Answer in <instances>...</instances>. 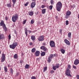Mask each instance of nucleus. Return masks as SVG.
<instances>
[{
	"instance_id": "nucleus-40",
	"label": "nucleus",
	"mask_w": 79,
	"mask_h": 79,
	"mask_svg": "<svg viewBox=\"0 0 79 79\" xmlns=\"http://www.w3.org/2000/svg\"><path fill=\"white\" fill-rule=\"evenodd\" d=\"M26 22V20H25L23 22V24H25V23Z\"/></svg>"
},
{
	"instance_id": "nucleus-3",
	"label": "nucleus",
	"mask_w": 79,
	"mask_h": 79,
	"mask_svg": "<svg viewBox=\"0 0 79 79\" xmlns=\"http://www.w3.org/2000/svg\"><path fill=\"white\" fill-rule=\"evenodd\" d=\"M70 73L71 71L70 70H68L67 69L66 73V74L67 76H69V77H71L72 76H71V75L70 74Z\"/></svg>"
},
{
	"instance_id": "nucleus-42",
	"label": "nucleus",
	"mask_w": 79,
	"mask_h": 79,
	"mask_svg": "<svg viewBox=\"0 0 79 79\" xmlns=\"http://www.w3.org/2000/svg\"><path fill=\"white\" fill-rule=\"evenodd\" d=\"M71 7L72 8H74V7H75V6H74V5H71Z\"/></svg>"
},
{
	"instance_id": "nucleus-11",
	"label": "nucleus",
	"mask_w": 79,
	"mask_h": 79,
	"mask_svg": "<svg viewBox=\"0 0 79 79\" xmlns=\"http://www.w3.org/2000/svg\"><path fill=\"white\" fill-rule=\"evenodd\" d=\"M41 49L43 50L45 52H46V51H47V48L44 47V46H42L40 47Z\"/></svg>"
},
{
	"instance_id": "nucleus-50",
	"label": "nucleus",
	"mask_w": 79,
	"mask_h": 79,
	"mask_svg": "<svg viewBox=\"0 0 79 79\" xmlns=\"http://www.w3.org/2000/svg\"><path fill=\"white\" fill-rule=\"evenodd\" d=\"M77 79H79V75H77Z\"/></svg>"
},
{
	"instance_id": "nucleus-21",
	"label": "nucleus",
	"mask_w": 79,
	"mask_h": 79,
	"mask_svg": "<svg viewBox=\"0 0 79 79\" xmlns=\"http://www.w3.org/2000/svg\"><path fill=\"white\" fill-rule=\"evenodd\" d=\"M61 51L63 54H64V53H65V50H64V49H62L61 50Z\"/></svg>"
},
{
	"instance_id": "nucleus-10",
	"label": "nucleus",
	"mask_w": 79,
	"mask_h": 79,
	"mask_svg": "<svg viewBox=\"0 0 79 79\" xmlns=\"http://www.w3.org/2000/svg\"><path fill=\"white\" fill-rule=\"evenodd\" d=\"M64 42L65 43V44L67 45H70V42L68 40L65 39L64 40Z\"/></svg>"
},
{
	"instance_id": "nucleus-64",
	"label": "nucleus",
	"mask_w": 79,
	"mask_h": 79,
	"mask_svg": "<svg viewBox=\"0 0 79 79\" xmlns=\"http://www.w3.org/2000/svg\"><path fill=\"white\" fill-rule=\"evenodd\" d=\"M58 11H60V10H58Z\"/></svg>"
},
{
	"instance_id": "nucleus-28",
	"label": "nucleus",
	"mask_w": 79,
	"mask_h": 79,
	"mask_svg": "<svg viewBox=\"0 0 79 79\" xmlns=\"http://www.w3.org/2000/svg\"><path fill=\"white\" fill-rule=\"evenodd\" d=\"M7 6H8V7H11V6L12 5H11V3H9V4H7Z\"/></svg>"
},
{
	"instance_id": "nucleus-13",
	"label": "nucleus",
	"mask_w": 79,
	"mask_h": 79,
	"mask_svg": "<svg viewBox=\"0 0 79 79\" xmlns=\"http://www.w3.org/2000/svg\"><path fill=\"white\" fill-rule=\"evenodd\" d=\"M35 55L36 56H39V55H40V52L39 51H36V52H35Z\"/></svg>"
},
{
	"instance_id": "nucleus-46",
	"label": "nucleus",
	"mask_w": 79,
	"mask_h": 79,
	"mask_svg": "<svg viewBox=\"0 0 79 79\" xmlns=\"http://www.w3.org/2000/svg\"><path fill=\"white\" fill-rule=\"evenodd\" d=\"M31 79H36V78L35 77L33 76L31 78Z\"/></svg>"
},
{
	"instance_id": "nucleus-5",
	"label": "nucleus",
	"mask_w": 79,
	"mask_h": 79,
	"mask_svg": "<svg viewBox=\"0 0 79 79\" xmlns=\"http://www.w3.org/2000/svg\"><path fill=\"white\" fill-rule=\"evenodd\" d=\"M52 58H53V55L51 54L48 57L47 60L48 63H50V61H51V60L52 59Z\"/></svg>"
},
{
	"instance_id": "nucleus-52",
	"label": "nucleus",
	"mask_w": 79,
	"mask_h": 79,
	"mask_svg": "<svg viewBox=\"0 0 79 79\" xmlns=\"http://www.w3.org/2000/svg\"><path fill=\"white\" fill-rule=\"evenodd\" d=\"M73 68H74V69H76V66L74 65H73Z\"/></svg>"
},
{
	"instance_id": "nucleus-18",
	"label": "nucleus",
	"mask_w": 79,
	"mask_h": 79,
	"mask_svg": "<svg viewBox=\"0 0 79 79\" xmlns=\"http://www.w3.org/2000/svg\"><path fill=\"white\" fill-rule=\"evenodd\" d=\"M0 24H1V26H4V24H4V22L3 21H1V22L0 23Z\"/></svg>"
},
{
	"instance_id": "nucleus-4",
	"label": "nucleus",
	"mask_w": 79,
	"mask_h": 79,
	"mask_svg": "<svg viewBox=\"0 0 79 79\" xmlns=\"http://www.w3.org/2000/svg\"><path fill=\"white\" fill-rule=\"evenodd\" d=\"M17 15L15 16H13L12 17V21H13V22H14V23L16 22V20L18 19V17L17 15Z\"/></svg>"
},
{
	"instance_id": "nucleus-62",
	"label": "nucleus",
	"mask_w": 79,
	"mask_h": 79,
	"mask_svg": "<svg viewBox=\"0 0 79 79\" xmlns=\"http://www.w3.org/2000/svg\"><path fill=\"white\" fill-rule=\"evenodd\" d=\"M56 54H54V56H56Z\"/></svg>"
},
{
	"instance_id": "nucleus-26",
	"label": "nucleus",
	"mask_w": 79,
	"mask_h": 79,
	"mask_svg": "<svg viewBox=\"0 0 79 79\" xmlns=\"http://www.w3.org/2000/svg\"><path fill=\"white\" fill-rule=\"evenodd\" d=\"M35 52V48H33L31 50V52L32 53H34Z\"/></svg>"
},
{
	"instance_id": "nucleus-61",
	"label": "nucleus",
	"mask_w": 79,
	"mask_h": 79,
	"mask_svg": "<svg viewBox=\"0 0 79 79\" xmlns=\"http://www.w3.org/2000/svg\"><path fill=\"white\" fill-rule=\"evenodd\" d=\"M57 18H58V17H57V16H56V19H57Z\"/></svg>"
},
{
	"instance_id": "nucleus-22",
	"label": "nucleus",
	"mask_w": 79,
	"mask_h": 79,
	"mask_svg": "<svg viewBox=\"0 0 79 79\" xmlns=\"http://www.w3.org/2000/svg\"><path fill=\"white\" fill-rule=\"evenodd\" d=\"M3 27L4 29H5V30L6 31H7V29H6V26H5V24H4V25H3Z\"/></svg>"
},
{
	"instance_id": "nucleus-15",
	"label": "nucleus",
	"mask_w": 79,
	"mask_h": 79,
	"mask_svg": "<svg viewBox=\"0 0 79 79\" xmlns=\"http://www.w3.org/2000/svg\"><path fill=\"white\" fill-rule=\"evenodd\" d=\"M71 12H70L69 10H68L66 13V15H69V16L71 15Z\"/></svg>"
},
{
	"instance_id": "nucleus-8",
	"label": "nucleus",
	"mask_w": 79,
	"mask_h": 79,
	"mask_svg": "<svg viewBox=\"0 0 79 79\" xmlns=\"http://www.w3.org/2000/svg\"><path fill=\"white\" fill-rule=\"evenodd\" d=\"M44 36L43 35L41 36L40 37V38L38 39L39 41H43L44 40Z\"/></svg>"
},
{
	"instance_id": "nucleus-1",
	"label": "nucleus",
	"mask_w": 79,
	"mask_h": 79,
	"mask_svg": "<svg viewBox=\"0 0 79 79\" xmlns=\"http://www.w3.org/2000/svg\"><path fill=\"white\" fill-rule=\"evenodd\" d=\"M56 9L57 10H61L62 8V4L61 2H58L56 5Z\"/></svg>"
},
{
	"instance_id": "nucleus-12",
	"label": "nucleus",
	"mask_w": 79,
	"mask_h": 79,
	"mask_svg": "<svg viewBox=\"0 0 79 79\" xmlns=\"http://www.w3.org/2000/svg\"><path fill=\"white\" fill-rule=\"evenodd\" d=\"M35 5V2H33L31 3V8H34Z\"/></svg>"
},
{
	"instance_id": "nucleus-55",
	"label": "nucleus",
	"mask_w": 79,
	"mask_h": 79,
	"mask_svg": "<svg viewBox=\"0 0 79 79\" xmlns=\"http://www.w3.org/2000/svg\"><path fill=\"white\" fill-rule=\"evenodd\" d=\"M25 31H27V28H26L25 29Z\"/></svg>"
},
{
	"instance_id": "nucleus-9",
	"label": "nucleus",
	"mask_w": 79,
	"mask_h": 79,
	"mask_svg": "<svg viewBox=\"0 0 79 79\" xmlns=\"http://www.w3.org/2000/svg\"><path fill=\"white\" fill-rule=\"evenodd\" d=\"M74 63V64H75V65H77L79 63V60L77 59H76L75 60Z\"/></svg>"
},
{
	"instance_id": "nucleus-59",
	"label": "nucleus",
	"mask_w": 79,
	"mask_h": 79,
	"mask_svg": "<svg viewBox=\"0 0 79 79\" xmlns=\"http://www.w3.org/2000/svg\"><path fill=\"white\" fill-rule=\"evenodd\" d=\"M29 32H30V33H31V31H29Z\"/></svg>"
},
{
	"instance_id": "nucleus-33",
	"label": "nucleus",
	"mask_w": 79,
	"mask_h": 79,
	"mask_svg": "<svg viewBox=\"0 0 79 79\" xmlns=\"http://www.w3.org/2000/svg\"><path fill=\"white\" fill-rule=\"evenodd\" d=\"M52 68L53 69V70H54V71H55L56 69V67L55 66H53Z\"/></svg>"
},
{
	"instance_id": "nucleus-24",
	"label": "nucleus",
	"mask_w": 79,
	"mask_h": 79,
	"mask_svg": "<svg viewBox=\"0 0 79 79\" xmlns=\"http://www.w3.org/2000/svg\"><path fill=\"white\" fill-rule=\"evenodd\" d=\"M71 69V65L70 64H68V67L67 68V69H68L69 70H70V69Z\"/></svg>"
},
{
	"instance_id": "nucleus-51",
	"label": "nucleus",
	"mask_w": 79,
	"mask_h": 79,
	"mask_svg": "<svg viewBox=\"0 0 79 79\" xmlns=\"http://www.w3.org/2000/svg\"><path fill=\"white\" fill-rule=\"evenodd\" d=\"M25 34H26V36H27V31H25Z\"/></svg>"
},
{
	"instance_id": "nucleus-34",
	"label": "nucleus",
	"mask_w": 79,
	"mask_h": 79,
	"mask_svg": "<svg viewBox=\"0 0 79 79\" xmlns=\"http://www.w3.org/2000/svg\"><path fill=\"white\" fill-rule=\"evenodd\" d=\"M50 10H52V8H53V6L51 5L49 6Z\"/></svg>"
},
{
	"instance_id": "nucleus-30",
	"label": "nucleus",
	"mask_w": 79,
	"mask_h": 79,
	"mask_svg": "<svg viewBox=\"0 0 79 79\" xmlns=\"http://www.w3.org/2000/svg\"><path fill=\"white\" fill-rule=\"evenodd\" d=\"M4 68L5 72L6 73V72H7V68L6 67V66L4 67Z\"/></svg>"
},
{
	"instance_id": "nucleus-43",
	"label": "nucleus",
	"mask_w": 79,
	"mask_h": 79,
	"mask_svg": "<svg viewBox=\"0 0 79 79\" xmlns=\"http://www.w3.org/2000/svg\"><path fill=\"white\" fill-rule=\"evenodd\" d=\"M8 38H9V40H10V39H11V35H9Z\"/></svg>"
},
{
	"instance_id": "nucleus-44",
	"label": "nucleus",
	"mask_w": 79,
	"mask_h": 79,
	"mask_svg": "<svg viewBox=\"0 0 79 79\" xmlns=\"http://www.w3.org/2000/svg\"><path fill=\"white\" fill-rule=\"evenodd\" d=\"M29 4V2H27L25 4V6H27V5Z\"/></svg>"
},
{
	"instance_id": "nucleus-32",
	"label": "nucleus",
	"mask_w": 79,
	"mask_h": 79,
	"mask_svg": "<svg viewBox=\"0 0 79 79\" xmlns=\"http://www.w3.org/2000/svg\"><path fill=\"white\" fill-rule=\"evenodd\" d=\"M60 66V64H57L55 66L56 67V68H59V66Z\"/></svg>"
},
{
	"instance_id": "nucleus-16",
	"label": "nucleus",
	"mask_w": 79,
	"mask_h": 79,
	"mask_svg": "<svg viewBox=\"0 0 79 79\" xmlns=\"http://www.w3.org/2000/svg\"><path fill=\"white\" fill-rule=\"evenodd\" d=\"M28 13H29V15H30V16H32V15H33L34 12L32 11L29 12Z\"/></svg>"
},
{
	"instance_id": "nucleus-54",
	"label": "nucleus",
	"mask_w": 79,
	"mask_h": 79,
	"mask_svg": "<svg viewBox=\"0 0 79 79\" xmlns=\"http://www.w3.org/2000/svg\"><path fill=\"white\" fill-rule=\"evenodd\" d=\"M43 45H46V43H44Z\"/></svg>"
},
{
	"instance_id": "nucleus-25",
	"label": "nucleus",
	"mask_w": 79,
	"mask_h": 79,
	"mask_svg": "<svg viewBox=\"0 0 79 79\" xmlns=\"http://www.w3.org/2000/svg\"><path fill=\"white\" fill-rule=\"evenodd\" d=\"M47 67H45L44 68V70H43V72L44 73V72H45L47 71Z\"/></svg>"
},
{
	"instance_id": "nucleus-57",
	"label": "nucleus",
	"mask_w": 79,
	"mask_h": 79,
	"mask_svg": "<svg viewBox=\"0 0 79 79\" xmlns=\"http://www.w3.org/2000/svg\"><path fill=\"white\" fill-rule=\"evenodd\" d=\"M15 34H17V32H16V31H15Z\"/></svg>"
},
{
	"instance_id": "nucleus-53",
	"label": "nucleus",
	"mask_w": 79,
	"mask_h": 79,
	"mask_svg": "<svg viewBox=\"0 0 79 79\" xmlns=\"http://www.w3.org/2000/svg\"><path fill=\"white\" fill-rule=\"evenodd\" d=\"M20 64H22V63H23V61H22V60L20 61Z\"/></svg>"
},
{
	"instance_id": "nucleus-58",
	"label": "nucleus",
	"mask_w": 79,
	"mask_h": 79,
	"mask_svg": "<svg viewBox=\"0 0 79 79\" xmlns=\"http://www.w3.org/2000/svg\"><path fill=\"white\" fill-rule=\"evenodd\" d=\"M36 0H32V2H35Z\"/></svg>"
},
{
	"instance_id": "nucleus-20",
	"label": "nucleus",
	"mask_w": 79,
	"mask_h": 79,
	"mask_svg": "<svg viewBox=\"0 0 79 79\" xmlns=\"http://www.w3.org/2000/svg\"><path fill=\"white\" fill-rule=\"evenodd\" d=\"M45 52H42L41 54V56H45Z\"/></svg>"
},
{
	"instance_id": "nucleus-7",
	"label": "nucleus",
	"mask_w": 79,
	"mask_h": 79,
	"mask_svg": "<svg viewBox=\"0 0 79 79\" xmlns=\"http://www.w3.org/2000/svg\"><path fill=\"white\" fill-rule=\"evenodd\" d=\"M2 59L1 60V62H3L5 60V55L4 54H2Z\"/></svg>"
},
{
	"instance_id": "nucleus-27",
	"label": "nucleus",
	"mask_w": 79,
	"mask_h": 79,
	"mask_svg": "<svg viewBox=\"0 0 79 79\" xmlns=\"http://www.w3.org/2000/svg\"><path fill=\"white\" fill-rule=\"evenodd\" d=\"M68 37L71 38V32H69L68 33Z\"/></svg>"
},
{
	"instance_id": "nucleus-29",
	"label": "nucleus",
	"mask_w": 79,
	"mask_h": 79,
	"mask_svg": "<svg viewBox=\"0 0 79 79\" xmlns=\"http://www.w3.org/2000/svg\"><path fill=\"white\" fill-rule=\"evenodd\" d=\"M69 15H68L67 14H66L65 16V18L66 19H68V18H69Z\"/></svg>"
},
{
	"instance_id": "nucleus-2",
	"label": "nucleus",
	"mask_w": 79,
	"mask_h": 79,
	"mask_svg": "<svg viewBox=\"0 0 79 79\" xmlns=\"http://www.w3.org/2000/svg\"><path fill=\"white\" fill-rule=\"evenodd\" d=\"M17 45H18V43L16 42H14L12 44L10 45V47L12 49H15Z\"/></svg>"
},
{
	"instance_id": "nucleus-35",
	"label": "nucleus",
	"mask_w": 79,
	"mask_h": 79,
	"mask_svg": "<svg viewBox=\"0 0 79 79\" xmlns=\"http://www.w3.org/2000/svg\"><path fill=\"white\" fill-rule=\"evenodd\" d=\"M66 25H68L69 24V21L68 20H66L65 22Z\"/></svg>"
},
{
	"instance_id": "nucleus-56",
	"label": "nucleus",
	"mask_w": 79,
	"mask_h": 79,
	"mask_svg": "<svg viewBox=\"0 0 79 79\" xmlns=\"http://www.w3.org/2000/svg\"><path fill=\"white\" fill-rule=\"evenodd\" d=\"M30 45H32V42H31L30 43Z\"/></svg>"
},
{
	"instance_id": "nucleus-38",
	"label": "nucleus",
	"mask_w": 79,
	"mask_h": 79,
	"mask_svg": "<svg viewBox=\"0 0 79 79\" xmlns=\"http://www.w3.org/2000/svg\"><path fill=\"white\" fill-rule=\"evenodd\" d=\"M34 21L33 20H31V24H34Z\"/></svg>"
},
{
	"instance_id": "nucleus-19",
	"label": "nucleus",
	"mask_w": 79,
	"mask_h": 79,
	"mask_svg": "<svg viewBox=\"0 0 79 79\" xmlns=\"http://www.w3.org/2000/svg\"><path fill=\"white\" fill-rule=\"evenodd\" d=\"M31 39L32 40H35V36H31Z\"/></svg>"
},
{
	"instance_id": "nucleus-17",
	"label": "nucleus",
	"mask_w": 79,
	"mask_h": 79,
	"mask_svg": "<svg viewBox=\"0 0 79 79\" xmlns=\"http://www.w3.org/2000/svg\"><path fill=\"white\" fill-rule=\"evenodd\" d=\"M17 0H12V1L13 3V4L12 5L13 7L15 6V4L16 3V2Z\"/></svg>"
},
{
	"instance_id": "nucleus-45",
	"label": "nucleus",
	"mask_w": 79,
	"mask_h": 79,
	"mask_svg": "<svg viewBox=\"0 0 79 79\" xmlns=\"http://www.w3.org/2000/svg\"><path fill=\"white\" fill-rule=\"evenodd\" d=\"M19 72H17V74L16 75V76L17 77V76H18V75H19Z\"/></svg>"
},
{
	"instance_id": "nucleus-23",
	"label": "nucleus",
	"mask_w": 79,
	"mask_h": 79,
	"mask_svg": "<svg viewBox=\"0 0 79 79\" xmlns=\"http://www.w3.org/2000/svg\"><path fill=\"white\" fill-rule=\"evenodd\" d=\"M29 66H30L29 65L27 64L25 66V68L26 69H28V68H29Z\"/></svg>"
},
{
	"instance_id": "nucleus-39",
	"label": "nucleus",
	"mask_w": 79,
	"mask_h": 79,
	"mask_svg": "<svg viewBox=\"0 0 79 79\" xmlns=\"http://www.w3.org/2000/svg\"><path fill=\"white\" fill-rule=\"evenodd\" d=\"M51 5H53V0H51Z\"/></svg>"
},
{
	"instance_id": "nucleus-31",
	"label": "nucleus",
	"mask_w": 79,
	"mask_h": 79,
	"mask_svg": "<svg viewBox=\"0 0 79 79\" xmlns=\"http://www.w3.org/2000/svg\"><path fill=\"white\" fill-rule=\"evenodd\" d=\"M17 56H18V55L16 54H15L14 56V58L15 59H16V58H17Z\"/></svg>"
},
{
	"instance_id": "nucleus-48",
	"label": "nucleus",
	"mask_w": 79,
	"mask_h": 79,
	"mask_svg": "<svg viewBox=\"0 0 79 79\" xmlns=\"http://www.w3.org/2000/svg\"><path fill=\"white\" fill-rule=\"evenodd\" d=\"M41 7L42 8H45V5H42L41 6Z\"/></svg>"
},
{
	"instance_id": "nucleus-60",
	"label": "nucleus",
	"mask_w": 79,
	"mask_h": 79,
	"mask_svg": "<svg viewBox=\"0 0 79 79\" xmlns=\"http://www.w3.org/2000/svg\"><path fill=\"white\" fill-rule=\"evenodd\" d=\"M78 19H79V14H78Z\"/></svg>"
},
{
	"instance_id": "nucleus-14",
	"label": "nucleus",
	"mask_w": 79,
	"mask_h": 79,
	"mask_svg": "<svg viewBox=\"0 0 79 79\" xmlns=\"http://www.w3.org/2000/svg\"><path fill=\"white\" fill-rule=\"evenodd\" d=\"M4 39V35L3 34L0 35V40Z\"/></svg>"
},
{
	"instance_id": "nucleus-36",
	"label": "nucleus",
	"mask_w": 79,
	"mask_h": 79,
	"mask_svg": "<svg viewBox=\"0 0 79 79\" xmlns=\"http://www.w3.org/2000/svg\"><path fill=\"white\" fill-rule=\"evenodd\" d=\"M10 72L11 74H13V69H12V68H11L10 69Z\"/></svg>"
},
{
	"instance_id": "nucleus-6",
	"label": "nucleus",
	"mask_w": 79,
	"mask_h": 79,
	"mask_svg": "<svg viewBox=\"0 0 79 79\" xmlns=\"http://www.w3.org/2000/svg\"><path fill=\"white\" fill-rule=\"evenodd\" d=\"M50 44L51 47H54L55 46V42L53 41H52L50 42Z\"/></svg>"
},
{
	"instance_id": "nucleus-47",
	"label": "nucleus",
	"mask_w": 79,
	"mask_h": 79,
	"mask_svg": "<svg viewBox=\"0 0 79 79\" xmlns=\"http://www.w3.org/2000/svg\"><path fill=\"white\" fill-rule=\"evenodd\" d=\"M54 71L52 70L51 71V73L52 74L53 73H54Z\"/></svg>"
},
{
	"instance_id": "nucleus-37",
	"label": "nucleus",
	"mask_w": 79,
	"mask_h": 79,
	"mask_svg": "<svg viewBox=\"0 0 79 79\" xmlns=\"http://www.w3.org/2000/svg\"><path fill=\"white\" fill-rule=\"evenodd\" d=\"M42 14H45V10H42Z\"/></svg>"
},
{
	"instance_id": "nucleus-49",
	"label": "nucleus",
	"mask_w": 79,
	"mask_h": 79,
	"mask_svg": "<svg viewBox=\"0 0 79 79\" xmlns=\"http://www.w3.org/2000/svg\"><path fill=\"white\" fill-rule=\"evenodd\" d=\"M5 19H6V21H7V20H8V17H5Z\"/></svg>"
},
{
	"instance_id": "nucleus-41",
	"label": "nucleus",
	"mask_w": 79,
	"mask_h": 79,
	"mask_svg": "<svg viewBox=\"0 0 79 79\" xmlns=\"http://www.w3.org/2000/svg\"><path fill=\"white\" fill-rule=\"evenodd\" d=\"M62 31H63L62 29H60V34H61L62 33Z\"/></svg>"
},
{
	"instance_id": "nucleus-63",
	"label": "nucleus",
	"mask_w": 79,
	"mask_h": 79,
	"mask_svg": "<svg viewBox=\"0 0 79 79\" xmlns=\"http://www.w3.org/2000/svg\"><path fill=\"white\" fill-rule=\"evenodd\" d=\"M42 10H45V9H43Z\"/></svg>"
}]
</instances>
